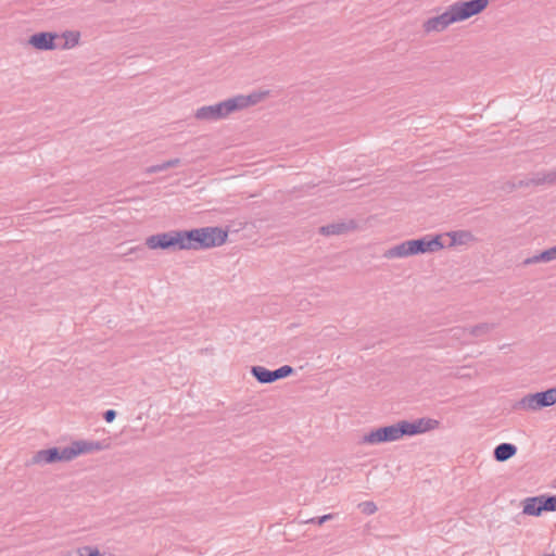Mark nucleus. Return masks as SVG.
<instances>
[{
	"mask_svg": "<svg viewBox=\"0 0 556 556\" xmlns=\"http://www.w3.org/2000/svg\"><path fill=\"white\" fill-rule=\"evenodd\" d=\"M516 184L515 182H507V187H504V191L505 192H511L515 188H516Z\"/></svg>",
	"mask_w": 556,
	"mask_h": 556,
	"instance_id": "nucleus-29",
	"label": "nucleus"
},
{
	"mask_svg": "<svg viewBox=\"0 0 556 556\" xmlns=\"http://www.w3.org/2000/svg\"><path fill=\"white\" fill-rule=\"evenodd\" d=\"M333 514H327L320 517L311 518L304 521V523H316L318 526L324 525L326 521L333 519Z\"/></svg>",
	"mask_w": 556,
	"mask_h": 556,
	"instance_id": "nucleus-24",
	"label": "nucleus"
},
{
	"mask_svg": "<svg viewBox=\"0 0 556 556\" xmlns=\"http://www.w3.org/2000/svg\"><path fill=\"white\" fill-rule=\"evenodd\" d=\"M408 241V249H410L412 255H418L424 253H433L442 250L444 248L441 236H424L418 239H412Z\"/></svg>",
	"mask_w": 556,
	"mask_h": 556,
	"instance_id": "nucleus-9",
	"label": "nucleus"
},
{
	"mask_svg": "<svg viewBox=\"0 0 556 556\" xmlns=\"http://www.w3.org/2000/svg\"><path fill=\"white\" fill-rule=\"evenodd\" d=\"M116 417V412L114 409H108L103 413V419L106 422H112Z\"/></svg>",
	"mask_w": 556,
	"mask_h": 556,
	"instance_id": "nucleus-27",
	"label": "nucleus"
},
{
	"mask_svg": "<svg viewBox=\"0 0 556 556\" xmlns=\"http://www.w3.org/2000/svg\"><path fill=\"white\" fill-rule=\"evenodd\" d=\"M72 460L71 455L68 454V446L60 448V447H50L47 450L38 451L31 458L30 464H53L56 462H70Z\"/></svg>",
	"mask_w": 556,
	"mask_h": 556,
	"instance_id": "nucleus-10",
	"label": "nucleus"
},
{
	"mask_svg": "<svg viewBox=\"0 0 556 556\" xmlns=\"http://www.w3.org/2000/svg\"><path fill=\"white\" fill-rule=\"evenodd\" d=\"M233 106L235 103H232L230 99H227L213 105H204L199 108L194 113V117L198 121L216 122L224 119L233 113Z\"/></svg>",
	"mask_w": 556,
	"mask_h": 556,
	"instance_id": "nucleus-6",
	"label": "nucleus"
},
{
	"mask_svg": "<svg viewBox=\"0 0 556 556\" xmlns=\"http://www.w3.org/2000/svg\"><path fill=\"white\" fill-rule=\"evenodd\" d=\"M181 240V230H170L148 237L146 245L151 250H184Z\"/></svg>",
	"mask_w": 556,
	"mask_h": 556,
	"instance_id": "nucleus-5",
	"label": "nucleus"
},
{
	"mask_svg": "<svg viewBox=\"0 0 556 556\" xmlns=\"http://www.w3.org/2000/svg\"><path fill=\"white\" fill-rule=\"evenodd\" d=\"M544 184L554 185L556 184V176H542L539 178H532V179H521L518 182V186L521 188H528L531 186H540Z\"/></svg>",
	"mask_w": 556,
	"mask_h": 556,
	"instance_id": "nucleus-18",
	"label": "nucleus"
},
{
	"mask_svg": "<svg viewBox=\"0 0 556 556\" xmlns=\"http://www.w3.org/2000/svg\"><path fill=\"white\" fill-rule=\"evenodd\" d=\"M108 447V444H104L100 441H86V440H78L74 441L68 446V454L71 455V458L74 459L80 454H87L92 452L102 451Z\"/></svg>",
	"mask_w": 556,
	"mask_h": 556,
	"instance_id": "nucleus-11",
	"label": "nucleus"
},
{
	"mask_svg": "<svg viewBox=\"0 0 556 556\" xmlns=\"http://www.w3.org/2000/svg\"><path fill=\"white\" fill-rule=\"evenodd\" d=\"M64 37L67 39L65 42V47H74L78 43L79 33L75 31H66Z\"/></svg>",
	"mask_w": 556,
	"mask_h": 556,
	"instance_id": "nucleus-23",
	"label": "nucleus"
},
{
	"mask_svg": "<svg viewBox=\"0 0 556 556\" xmlns=\"http://www.w3.org/2000/svg\"><path fill=\"white\" fill-rule=\"evenodd\" d=\"M294 372V368L283 365L275 370H269L263 366H252L251 374L257 382L262 384L273 383L279 379L289 377Z\"/></svg>",
	"mask_w": 556,
	"mask_h": 556,
	"instance_id": "nucleus-8",
	"label": "nucleus"
},
{
	"mask_svg": "<svg viewBox=\"0 0 556 556\" xmlns=\"http://www.w3.org/2000/svg\"><path fill=\"white\" fill-rule=\"evenodd\" d=\"M268 92H255L251 93L249 96H237L235 98H231L230 101L235 103L233 111H239L242 109H245L250 105H254L258 103L264 97H266Z\"/></svg>",
	"mask_w": 556,
	"mask_h": 556,
	"instance_id": "nucleus-14",
	"label": "nucleus"
},
{
	"mask_svg": "<svg viewBox=\"0 0 556 556\" xmlns=\"http://www.w3.org/2000/svg\"><path fill=\"white\" fill-rule=\"evenodd\" d=\"M87 556H101V554H100V551H92V552H89V554Z\"/></svg>",
	"mask_w": 556,
	"mask_h": 556,
	"instance_id": "nucleus-31",
	"label": "nucleus"
},
{
	"mask_svg": "<svg viewBox=\"0 0 556 556\" xmlns=\"http://www.w3.org/2000/svg\"><path fill=\"white\" fill-rule=\"evenodd\" d=\"M180 163V160L179 159H173V160H169V161H166V162H162V163H159V164H155V165H152L150 167L147 168V174H153V173H156V172H163V170H166L170 167H174L176 165H178Z\"/></svg>",
	"mask_w": 556,
	"mask_h": 556,
	"instance_id": "nucleus-21",
	"label": "nucleus"
},
{
	"mask_svg": "<svg viewBox=\"0 0 556 556\" xmlns=\"http://www.w3.org/2000/svg\"><path fill=\"white\" fill-rule=\"evenodd\" d=\"M490 0H458L451 4L445 12L440 15L428 18L424 22V30L429 34L432 31H443L450 25L468 20L478 15L486 9Z\"/></svg>",
	"mask_w": 556,
	"mask_h": 556,
	"instance_id": "nucleus-2",
	"label": "nucleus"
},
{
	"mask_svg": "<svg viewBox=\"0 0 556 556\" xmlns=\"http://www.w3.org/2000/svg\"><path fill=\"white\" fill-rule=\"evenodd\" d=\"M517 454V446L513 443H501L493 451V457L498 463H504Z\"/></svg>",
	"mask_w": 556,
	"mask_h": 556,
	"instance_id": "nucleus-15",
	"label": "nucleus"
},
{
	"mask_svg": "<svg viewBox=\"0 0 556 556\" xmlns=\"http://www.w3.org/2000/svg\"><path fill=\"white\" fill-rule=\"evenodd\" d=\"M447 236L452 239L451 245L466 244L473 240V235L467 230L451 231Z\"/></svg>",
	"mask_w": 556,
	"mask_h": 556,
	"instance_id": "nucleus-19",
	"label": "nucleus"
},
{
	"mask_svg": "<svg viewBox=\"0 0 556 556\" xmlns=\"http://www.w3.org/2000/svg\"><path fill=\"white\" fill-rule=\"evenodd\" d=\"M359 506L362 507V511L366 515H371L377 511V506L374 502H364Z\"/></svg>",
	"mask_w": 556,
	"mask_h": 556,
	"instance_id": "nucleus-25",
	"label": "nucleus"
},
{
	"mask_svg": "<svg viewBox=\"0 0 556 556\" xmlns=\"http://www.w3.org/2000/svg\"><path fill=\"white\" fill-rule=\"evenodd\" d=\"M545 556H555L554 554H548V555H545Z\"/></svg>",
	"mask_w": 556,
	"mask_h": 556,
	"instance_id": "nucleus-32",
	"label": "nucleus"
},
{
	"mask_svg": "<svg viewBox=\"0 0 556 556\" xmlns=\"http://www.w3.org/2000/svg\"><path fill=\"white\" fill-rule=\"evenodd\" d=\"M357 227L353 219L338 222L319 227L318 232L325 237L344 235L355 230Z\"/></svg>",
	"mask_w": 556,
	"mask_h": 556,
	"instance_id": "nucleus-13",
	"label": "nucleus"
},
{
	"mask_svg": "<svg viewBox=\"0 0 556 556\" xmlns=\"http://www.w3.org/2000/svg\"><path fill=\"white\" fill-rule=\"evenodd\" d=\"M552 261H553V257H552L551 251H549V249H547V250L540 252L539 254L527 257L522 262V265L528 266V265H532V264H536V263H548Z\"/></svg>",
	"mask_w": 556,
	"mask_h": 556,
	"instance_id": "nucleus-20",
	"label": "nucleus"
},
{
	"mask_svg": "<svg viewBox=\"0 0 556 556\" xmlns=\"http://www.w3.org/2000/svg\"><path fill=\"white\" fill-rule=\"evenodd\" d=\"M496 327H497V324H495V323H481V324L468 327V333L470 337H473L477 339H484Z\"/></svg>",
	"mask_w": 556,
	"mask_h": 556,
	"instance_id": "nucleus-16",
	"label": "nucleus"
},
{
	"mask_svg": "<svg viewBox=\"0 0 556 556\" xmlns=\"http://www.w3.org/2000/svg\"><path fill=\"white\" fill-rule=\"evenodd\" d=\"M408 241H404L384 251L383 257L391 260L396 257L412 256L410 249H408Z\"/></svg>",
	"mask_w": 556,
	"mask_h": 556,
	"instance_id": "nucleus-17",
	"label": "nucleus"
},
{
	"mask_svg": "<svg viewBox=\"0 0 556 556\" xmlns=\"http://www.w3.org/2000/svg\"><path fill=\"white\" fill-rule=\"evenodd\" d=\"M184 250H206L223 245L228 238V230L220 227H202L181 230Z\"/></svg>",
	"mask_w": 556,
	"mask_h": 556,
	"instance_id": "nucleus-3",
	"label": "nucleus"
},
{
	"mask_svg": "<svg viewBox=\"0 0 556 556\" xmlns=\"http://www.w3.org/2000/svg\"><path fill=\"white\" fill-rule=\"evenodd\" d=\"M58 38L55 33L41 31L31 35L28 43L37 50L46 51L55 48L54 40Z\"/></svg>",
	"mask_w": 556,
	"mask_h": 556,
	"instance_id": "nucleus-12",
	"label": "nucleus"
},
{
	"mask_svg": "<svg viewBox=\"0 0 556 556\" xmlns=\"http://www.w3.org/2000/svg\"><path fill=\"white\" fill-rule=\"evenodd\" d=\"M549 251H551V254H552L553 261H554V260H556V245H555V247L549 248Z\"/></svg>",
	"mask_w": 556,
	"mask_h": 556,
	"instance_id": "nucleus-30",
	"label": "nucleus"
},
{
	"mask_svg": "<svg viewBox=\"0 0 556 556\" xmlns=\"http://www.w3.org/2000/svg\"><path fill=\"white\" fill-rule=\"evenodd\" d=\"M92 551H99V549L97 547L83 546L77 549L76 554H77V556H87L89 554V552H92Z\"/></svg>",
	"mask_w": 556,
	"mask_h": 556,
	"instance_id": "nucleus-26",
	"label": "nucleus"
},
{
	"mask_svg": "<svg viewBox=\"0 0 556 556\" xmlns=\"http://www.w3.org/2000/svg\"><path fill=\"white\" fill-rule=\"evenodd\" d=\"M451 338L455 340H459L463 343H469L467 340L468 333V327H454L448 330Z\"/></svg>",
	"mask_w": 556,
	"mask_h": 556,
	"instance_id": "nucleus-22",
	"label": "nucleus"
},
{
	"mask_svg": "<svg viewBox=\"0 0 556 556\" xmlns=\"http://www.w3.org/2000/svg\"><path fill=\"white\" fill-rule=\"evenodd\" d=\"M130 253H137V257L142 258V257H144L146 249L143 247L131 248L129 250L128 254H130Z\"/></svg>",
	"mask_w": 556,
	"mask_h": 556,
	"instance_id": "nucleus-28",
	"label": "nucleus"
},
{
	"mask_svg": "<svg viewBox=\"0 0 556 556\" xmlns=\"http://www.w3.org/2000/svg\"><path fill=\"white\" fill-rule=\"evenodd\" d=\"M440 426V421L432 418H419L414 421L400 420L390 426L380 427L363 437V442L368 444H379L392 442L403 437H413L434 430Z\"/></svg>",
	"mask_w": 556,
	"mask_h": 556,
	"instance_id": "nucleus-1",
	"label": "nucleus"
},
{
	"mask_svg": "<svg viewBox=\"0 0 556 556\" xmlns=\"http://www.w3.org/2000/svg\"><path fill=\"white\" fill-rule=\"evenodd\" d=\"M543 511H556V495H540L523 500L522 513L525 515L540 516Z\"/></svg>",
	"mask_w": 556,
	"mask_h": 556,
	"instance_id": "nucleus-7",
	"label": "nucleus"
},
{
	"mask_svg": "<svg viewBox=\"0 0 556 556\" xmlns=\"http://www.w3.org/2000/svg\"><path fill=\"white\" fill-rule=\"evenodd\" d=\"M554 404H556V387L536 393H529L521 397L514 407L535 412Z\"/></svg>",
	"mask_w": 556,
	"mask_h": 556,
	"instance_id": "nucleus-4",
	"label": "nucleus"
}]
</instances>
